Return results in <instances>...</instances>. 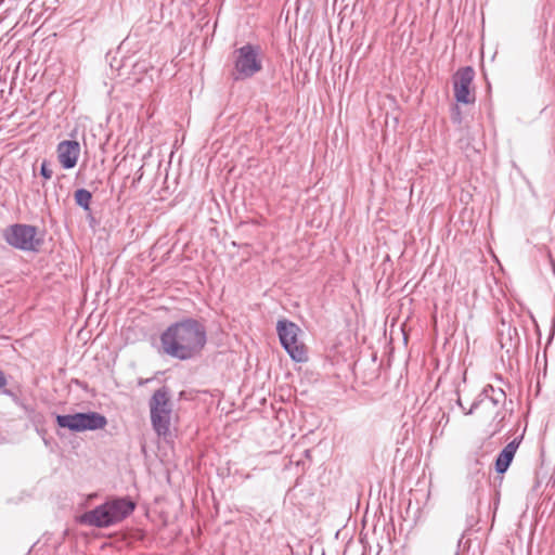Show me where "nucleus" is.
<instances>
[{"label":"nucleus","mask_w":555,"mask_h":555,"mask_svg":"<svg viewBox=\"0 0 555 555\" xmlns=\"http://www.w3.org/2000/svg\"><path fill=\"white\" fill-rule=\"evenodd\" d=\"M8 384V379L5 374L0 370V389L2 390V393L8 396H13V392L5 388Z\"/></svg>","instance_id":"14"},{"label":"nucleus","mask_w":555,"mask_h":555,"mask_svg":"<svg viewBox=\"0 0 555 555\" xmlns=\"http://www.w3.org/2000/svg\"><path fill=\"white\" fill-rule=\"evenodd\" d=\"M57 158L64 169H72L76 166L80 155V144L77 141L65 140L57 144Z\"/></svg>","instance_id":"10"},{"label":"nucleus","mask_w":555,"mask_h":555,"mask_svg":"<svg viewBox=\"0 0 555 555\" xmlns=\"http://www.w3.org/2000/svg\"><path fill=\"white\" fill-rule=\"evenodd\" d=\"M2 237L10 246L23 251H38L42 244L37 228L24 223L7 227L2 230Z\"/></svg>","instance_id":"6"},{"label":"nucleus","mask_w":555,"mask_h":555,"mask_svg":"<svg viewBox=\"0 0 555 555\" xmlns=\"http://www.w3.org/2000/svg\"><path fill=\"white\" fill-rule=\"evenodd\" d=\"M151 423L158 436L166 437L170 430L172 404L166 387L154 391L149 402Z\"/></svg>","instance_id":"4"},{"label":"nucleus","mask_w":555,"mask_h":555,"mask_svg":"<svg viewBox=\"0 0 555 555\" xmlns=\"http://www.w3.org/2000/svg\"><path fill=\"white\" fill-rule=\"evenodd\" d=\"M259 47L247 43L233 52L232 78L235 81L251 78L262 69Z\"/></svg>","instance_id":"5"},{"label":"nucleus","mask_w":555,"mask_h":555,"mask_svg":"<svg viewBox=\"0 0 555 555\" xmlns=\"http://www.w3.org/2000/svg\"><path fill=\"white\" fill-rule=\"evenodd\" d=\"M56 424L70 431L81 433L86 430L103 429L107 425L104 415L98 412L75 413L67 415H57Z\"/></svg>","instance_id":"7"},{"label":"nucleus","mask_w":555,"mask_h":555,"mask_svg":"<svg viewBox=\"0 0 555 555\" xmlns=\"http://www.w3.org/2000/svg\"><path fill=\"white\" fill-rule=\"evenodd\" d=\"M519 443H520V440L515 438L513 441L507 443L504 447V449L500 452V454L498 455V457L495 460L496 473L504 474L508 469V467L516 454V451L519 447Z\"/></svg>","instance_id":"11"},{"label":"nucleus","mask_w":555,"mask_h":555,"mask_svg":"<svg viewBox=\"0 0 555 555\" xmlns=\"http://www.w3.org/2000/svg\"><path fill=\"white\" fill-rule=\"evenodd\" d=\"M276 331L280 341L289 357L296 362H302L307 359L305 345L298 340L300 328L293 322L282 320L276 324Z\"/></svg>","instance_id":"8"},{"label":"nucleus","mask_w":555,"mask_h":555,"mask_svg":"<svg viewBox=\"0 0 555 555\" xmlns=\"http://www.w3.org/2000/svg\"><path fill=\"white\" fill-rule=\"evenodd\" d=\"M75 202L78 206L83 208L86 211L90 210V203L92 195L91 193L86 189H78L74 193Z\"/></svg>","instance_id":"12"},{"label":"nucleus","mask_w":555,"mask_h":555,"mask_svg":"<svg viewBox=\"0 0 555 555\" xmlns=\"http://www.w3.org/2000/svg\"><path fill=\"white\" fill-rule=\"evenodd\" d=\"M455 115L453 116V120L460 122L461 118H460V112H459V108L455 107Z\"/></svg>","instance_id":"15"},{"label":"nucleus","mask_w":555,"mask_h":555,"mask_svg":"<svg viewBox=\"0 0 555 555\" xmlns=\"http://www.w3.org/2000/svg\"><path fill=\"white\" fill-rule=\"evenodd\" d=\"M141 171H142V167H140V169H139L140 175H137V179L134 180V182L140 181V179L142 178L143 173Z\"/></svg>","instance_id":"16"},{"label":"nucleus","mask_w":555,"mask_h":555,"mask_svg":"<svg viewBox=\"0 0 555 555\" xmlns=\"http://www.w3.org/2000/svg\"><path fill=\"white\" fill-rule=\"evenodd\" d=\"M466 415L473 414L475 411L480 410L483 414L491 417L496 422L495 431L502 428V423L505 418V402L506 393L501 388H494L492 385H487L477 400L473 402L468 411H465L461 400L457 401Z\"/></svg>","instance_id":"2"},{"label":"nucleus","mask_w":555,"mask_h":555,"mask_svg":"<svg viewBox=\"0 0 555 555\" xmlns=\"http://www.w3.org/2000/svg\"><path fill=\"white\" fill-rule=\"evenodd\" d=\"M475 72L473 67H461L453 75L454 98L459 103L472 104L475 102V93L472 89Z\"/></svg>","instance_id":"9"},{"label":"nucleus","mask_w":555,"mask_h":555,"mask_svg":"<svg viewBox=\"0 0 555 555\" xmlns=\"http://www.w3.org/2000/svg\"><path fill=\"white\" fill-rule=\"evenodd\" d=\"M40 175L46 179L49 180L53 176V171L50 168V165L47 160H43L40 167Z\"/></svg>","instance_id":"13"},{"label":"nucleus","mask_w":555,"mask_h":555,"mask_svg":"<svg viewBox=\"0 0 555 555\" xmlns=\"http://www.w3.org/2000/svg\"><path fill=\"white\" fill-rule=\"evenodd\" d=\"M133 509L134 504L132 502L126 499H117L85 513L82 522L99 528L109 527L126 518Z\"/></svg>","instance_id":"3"},{"label":"nucleus","mask_w":555,"mask_h":555,"mask_svg":"<svg viewBox=\"0 0 555 555\" xmlns=\"http://www.w3.org/2000/svg\"><path fill=\"white\" fill-rule=\"evenodd\" d=\"M206 343V326L194 318H184L170 324L160 335L164 353L181 361L198 357Z\"/></svg>","instance_id":"1"}]
</instances>
